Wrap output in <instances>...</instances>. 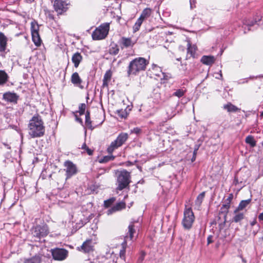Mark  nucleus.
<instances>
[{
  "mask_svg": "<svg viewBox=\"0 0 263 263\" xmlns=\"http://www.w3.org/2000/svg\"><path fill=\"white\" fill-rule=\"evenodd\" d=\"M28 134L32 138L43 136L45 133L44 122L41 116L35 115L29 120L28 125Z\"/></svg>",
  "mask_w": 263,
  "mask_h": 263,
  "instance_id": "1",
  "label": "nucleus"
},
{
  "mask_svg": "<svg viewBox=\"0 0 263 263\" xmlns=\"http://www.w3.org/2000/svg\"><path fill=\"white\" fill-rule=\"evenodd\" d=\"M148 64V62L143 58H135L129 64L127 72L128 76L137 75L140 71H144Z\"/></svg>",
  "mask_w": 263,
  "mask_h": 263,
  "instance_id": "2",
  "label": "nucleus"
},
{
  "mask_svg": "<svg viewBox=\"0 0 263 263\" xmlns=\"http://www.w3.org/2000/svg\"><path fill=\"white\" fill-rule=\"evenodd\" d=\"M117 187L119 191L126 188L130 182V173L125 170L121 171L117 176Z\"/></svg>",
  "mask_w": 263,
  "mask_h": 263,
  "instance_id": "3",
  "label": "nucleus"
},
{
  "mask_svg": "<svg viewBox=\"0 0 263 263\" xmlns=\"http://www.w3.org/2000/svg\"><path fill=\"white\" fill-rule=\"evenodd\" d=\"M109 23H105L97 28L92 33V37L94 40H100L105 39L109 30Z\"/></svg>",
  "mask_w": 263,
  "mask_h": 263,
  "instance_id": "4",
  "label": "nucleus"
},
{
  "mask_svg": "<svg viewBox=\"0 0 263 263\" xmlns=\"http://www.w3.org/2000/svg\"><path fill=\"white\" fill-rule=\"evenodd\" d=\"M128 135L127 133H122L120 134L117 139L112 141L107 148L109 154H112L114 151L121 146L127 139Z\"/></svg>",
  "mask_w": 263,
  "mask_h": 263,
  "instance_id": "5",
  "label": "nucleus"
},
{
  "mask_svg": "<svg viewBox=\"0 0 263 263\" xmlns=\"http://www.w3.org/2000/svg\"><path fill=\"white\" fill-rule=\"evenodd\" d=\"M194 221V215L191 208L186 209L184 212V218L182 220L183 227L190 229Z\"/></svg>",
  "mask_w": 263,
  "mask_h": 263,
  "instance_id": "6",
  "label": "nucleus"
},
{
  "mask_svg": "<svg viewBox=\"0 0 263 263\" xmlns=\"http://www.w3.org/2000/svg\"><path fill=\"white\" fill-rule=\"evenodd\" d=\"M32 234L34 237L40 238L46 236L48 234V229L47 225H37L32 229Z\"/></svg>",
  "mask_w": 263,
  "mask_h": 263,
  "instance_id": "7",
  "label": "nucleus"
},
{
  "mask_svg": "<svg viewBox=\"0 0 263 263\" xmlns=\"http://www.w3.org/2000/svg\"><path fill=\"white\" fill-rule=\"evenodd\" d=\"M64 171L66 172V179L76 174L77 168L74 164L69 160L64 162Z\"/></svg>",
  "mask_w": 263,
  "mask_h": 263,
  "instance_id": "8",
  "label": "nucleus"
},
{
  "mask_svg": "<svg viewBox=\"0 0 263 263\" xmlns=\"http://www.w3.org/2000/svg\"><path fill=\"white\" fill-rule=\"evenodd\" d=\"M68 5V3L65 0H55L53 3L55 11L60 14L67 10Z\"/></svg>",
  "mask_w": 263,
  "mask_h": 263,
  "instance_id": "9",
  "label": "nucleus"
},
{
  "mask_svg": "<svg viewBox=\"0 0 263 263\" xmlns=\"http://www.w3.org/2000/svg\"><path fill=\"white\" fill-rule=\"evenodd\" d=\"M68 251L64 249L55 248L51 250V253L53 258L55 260H64L68 255Z\"/></svg>",
  "mask_w": 263,
  "mask_h": 263,
  "instance_id": "10",
  "label": "nucleus"
},
{
  "mask_svg": "<svg viewBox=\"0 0 263 263\" xmlns=\"http://www.w3.org/2000/svg\"><path fill=\"white\" fill-rule=\"evenodd\" d=\"M18 98L19 96L13 92L8 91L3 95V100L7 102L14 104L17 103Z\"/></svg>",
  "mask_w": 263,
  "mask_h": 263,
  "instance_id": "11",
  "label": "nucleus"
},
{
  "mask_svg": "<svg viewBox=\"0 0 263 263\" xmlns=\"http://www.w3.org/2000/svg\"><path fill=\"white\" fill-rule=\"evenodd\" d=\"M233 195L232 194H229L228 197L224 200L222 206L220 210L221 213L227 214L230 207V203L233 198Z\"/></svg>",
  "mask_w": 263,
  "mask_h": 263,
  "instance_id": "12",
  "label": "nucleus"
},
{
  "mask_svg": "<svg viewBox=\"0 0 263 263\" xmlns=\"http://www.w3.org/2000/svg\"><path fill=\"white\" fill-rule=\"evenodd\" d=\"M92 240L90 239L86 240L83 242L81 247H78V249L79 251H82L84 253H88L93 250Z\"/></svg>",
  "mask_w": 263,
  "mask_h": 263,
  "instance_id": "13",
  "label": "nucleus"
},
{
  "mask_svg": "<svg viewBox=\"0 0 263 263\" xmlns=\"http://www.w3.org/2000/svg\"><path fill=\"white\" fill-rule=\"evenodd\" d=\"M83 60V56L81 53L76 52L73 54L71 57V61L74 64L75 68H78Z\"/></svg>",
  "mask_w": 263,
  "mask_h": 263,
  "instance_id": "14",
  "label": "nucleus"
},
{
  "mask_svg": "<svg viewBox=\"0 0 263 263\" xmlns=\"http://www.w3.org/2000/svg\"><path fill=\"white\" fill-rule=\"evenodd\" d=\"M7 37L5 34L0 32V52H4L6 49L7 44Z\"/></svg>",
  "mask_w": 263,
  "mask_h": 263,
  "instance_id": "15",
  "label": "nucleus"
},
{
  "mask_svg": "<svg viewBox=\"0 0 263 263\" xmlns=\"http://www.w3.org/2000/svg\"><path fill=\"white\" fill-rule=\"evenodd\" d=\"M121 43L124 47L128 48L132 47L136 42L133 41L131 38L123 37L121 39Z\"/></svg>",
  "mask_w": 263,
  "mask_h": 263,
  "instance_id": "16",
  "label": "nucleus"
},
{
  "mask_svg": "<svg viewBox=\"0 0 263 263\" xmlns=\"http://www.w3.org/2000/svg\"><path fill=\"white\" fill-rule=\"evenodd\" d=\"M201 61L204 64L210 65L214 63L215 61V58L213 56L204 55L202 57Z\"/></svg>",
  "mask_w": 263,
  "mask_h": 263,
  "instance_id": "17",
  "label": "nucleus"
},
{
  "mask_svg": "<svg viewBox=\"0 0 263 263\" xmlns=\"http://www.w3.org/2000/svg\"><path fill=\"white\" fill-rule=\"evenodd\" d=\"M9 77L4 70H0V85H3L8 80Z\"/></svg>",
  "mask_w": 263,
  "mask_h": 263,
  "instance_id": "18",
  "label": "nucleus"
},
{
  "mask_svg": "<svg viewBox=\"0 0 263 263\" xmlns=\"http://www.w3.org/2000/svg\"><path fill=\"white\" fill-rule=\"evenodd\" d=\"M251 200V199L242 200L240 202L238 208L235 210L234 213H236L238 211L242 210L245 209L250 203Z\"/></svg>",
  "mask_w": 263,
  "mask_h": 263,
  "instance_id": "19",
  "label": "nucleus"
},
{
  "mask_svg": "<svg viewBox=\"0 0 263 263\" xmlns=\"http://www.w3.org/2000/svg\"><path fill=\"white\" fill-rule=\"evenodd\" d=\"M71 82L74 85L80 84L82 82V80L80 78L78 72H74L71 76Z\"/></svg>",
  "mask_w": 263,
  "mask_h": 263,
  "instance_id": "20",
  "label": "nucleus"
},
{
  "mask_svg": "<svg viewBox=\"0 0 263 263\" xmlns=\"http://www.w3.org/2000/svg\"><path fill=\"white\" fill-rule=\"evenodd\" d=\"M32 41L36 46L41 45V39L39 33H31Z\"/></svg>",
  "mask_w": 263,
  "mask_h": 263,
  "instance_id": "21",
  "label": "nucleus"
},
{
  "mask_svg": "<svg viewBox=\"0 0 263 263\" xmlns=\"http://www.w3.org/2000/svg\"><path fill=\"white\" fill-rule=\"evenodd\" d=\"M119 51L118 46L116 44H111L109 49V53L111 55H117Z\"/></svg>",
  "mask_w": 263,
  "mask_h": 263,
  "instance_id": "22",
  "label": "nucleus"
},
{
  "mask_svg": "<svg viewBox=\"0 0 263 263\" xmlns=\"http://www.w3.org/2000/svg\"><path fill=\"white\" fill-rule=\"evenodd\" d=\"M223 108L229 112H236L239 110L238 107L230 103L224 105Z\"/></svg>",
  "mask_w": 263,
  "mask_h": 263,
  "instance_id": "23",
  "label": "nucleus"
},
{
  "mask_svg": "<svg viewBox=\"0 0 263 263\" xmlns=\"http://www.w3.org/2000/svg\"><path fill=\"white\" fill-rule=\"evenodd\" d=\"M151 9L145 8L143 10L139 17L142 19L143 20H144L148 18L151 15Z\"/></svg>",
  "mask_w": 263,
  "mask_h": 263,
  "instance_id": "24",
  "label": "nucleus"
},
{
  "mask_svg": "<svg viewBox=\"0 0 263 263\" xmlns=\"http://www.w3.org/2000/svg\"><path fill=\"white\" fill-rule=\"evenodd\" d=\"M85 125L86 126L90 129H92L91 121L90 117V112L88 110H87L85 114Z\"/></svg>",
  "mask_w": 263,
  "mask_h": 263,
  "instance_id": "25",
  "label": "nucleus"
},
{
  "mask_svg": "<svg viewBox=\"0 0 263 263\" xmlns=\"http://www.w3.org/2000/svg\"><path fill=\"white\" fill-rule=\"evenodd\" d=\"M143 21L144 20H143L141 18H138V19L137 20L133 28L134 32H136L140 29V28Z\"/></svg>",
  "mask_w": 263,
  "mask_h": 263,
  "instance_id": "26",
  "label": "nucleus"
},
{
  "mask_svg": "<svg viewBox=\"0 0 263 263\" xmlns=\"http://www.w3.org/2000/svg\"><path fill=\"white\" fill-rule=\"evenodd\" d=\"M235 215L234 216L233 220L235 222H238L244 218V215L242 213H235Z\"/></svg>",
  "mask_w": 263,
  "mask_h": 263,
  "instance_id": "27",
  "label": "nucleus"
},
{
  "mask_svg": "<svg viewBox=\"0 0 263 263\" xmlns=\"http://www.w3.org/2000/svg\"><path fill=\"white\" fill-rule=\"evenodd\" d=\"M39 26L36 22H32L31 23V33H39Z\"/></svg>",
  "mask_w": 263,
  "mask_h": 263,
  "instance_id": "28",
  "label": "nucleus"
},
{
  "mask_svg": "<svg viewBox=\"0 0 263 263\" xmlns=\"http://www.w3.org/2000/svg\"><path fill=\"white\" fill-rule=\"evenodd\" d=\"M204 195H205V193L202 192L197 196V199L195 201V203L196 205H197L198 206L200 205V204H201L202 200L204 197Z\"/></svg>",
  "mask_w": 263,
  "mask_h": 263,
  "instance_id": "29",
  "label": "nucleus"
},
{
  "mask_svg": "<svg viewBox=\"0 0 263 263\" xmlns=\"http://www.w3.org/2000/svg\"><path fill=\"white\" fill-rule=\"evenodd\" d=\"M246 142L249 144L252 147H254L256 145V142L253 137L251 136H248L246 138Z\"/></svg>",
  "mask_w": 263,
  "mask_h": 263,
  "instance_id": "30",
  "label": "nucleus"
},
{
  "mask_svg": "<svg viewBox=\"0 0 263 263\" xmlns=\"http://www.w3.org/2000/svg\"><path fill=\"white\" fill-rule=\"evenodd\" d=\"M115 158V157L112 155H109L104 156L102 159H101L99 160L100 163H106L108 161L113 160Z\"/></svg>",
  "mask_w": 263,
  "mask_h": 263,
  "instance_id": "31",
  "label": "nucleus"
},
{
  "mask_svg": "<svg viewBox=\"0 0 263 263\" xmlns=\"http://www.w3.org/2000/svg\"><path fill=\"white\" fill-rule=\"evenodd\" d=\"M196 49V46H192L190 43L188 44L187 53H190L191 56H194Z\"/></svg>",
  "mask_w": 263,
  "mask_h": 263,
  "instance_id": "32",
  "label": "nucleus"
},
{
  "mask_svg": "<svg viewBox=\"0 0 263 263\" xmlns=\"http://www.w3.org/2000/svg\"><path fill=\"white\" fill-rule=\"evenodd\" d=\"M40 260L39 257H33L31 258L26 259L24 263H40Z\"/></svg>",
  "mask_w": 263,
  "mask_h": 263,
  "instance_id": "33",
  "label": "nucleus"
},
{
  "mask_svg": "<svg viewBox=\"0 0 263 263\" xmlns=\"http://www.w3.org/2000/svg\"><path fill=\"white\" fill-rule=\"evenodd\" d=\"M135 232V230L134 228L133 224H130L128 226V234H129V237L130 239H133V234Z\"/></svg>",
  "mask_w": 263,
  "mask_h": 263,
  "instance_id": "34",
  "label": "nucleus"
},
{
  "mask_svg": "<svg viewBox=\"0 0 263 263\" xmlns=\"http://www.w3.org/2000/svg\"><path fill=\"white\" fill-rule=\"evenodd\" d=\"M117 115L121 118H126L127 116V112L126 110L121 109L117 110Z\"/></svg>",
  "mask_w": 263,
  "mask_h": 263,
  "instance_id": "35",
  "label": "nucleus"
},
{
  "mask_svg": "<svg viewBox=\"0 0 263 263\" xmlns=\"http://www.w3.org/2000/svg\"><path fill=\"white\" fill-rule=\"evenodd\" d=\"M117 211H120L123 209H124L125 207V203L124 202H120L114 205Z\"/></svg>",
  "mask_w": 263,
  "mask_h": 263,
  "instance_id": "36",
  "label": "nucleus"
},
{
  "mask_svg": "<svg viewBox=\"0 0 263 263\" xmlns=\"http://www.w3.org/2000/svg\"><path fill=\"white\" fill-rule=\"evenodd\" d=\"M185 92V90L182 89H179L177 90L175 92H174L173 95L178 98H180L184 95Z\"/></svg>",
  "mask_w": 263,
  "mask_h": 263,
  "instance_id": "37",
  "label": "nucleus"
},
{
  "mask_svg": "<svg viewBox=\"0 0 263 263\" xmlns=\"http://www.w3.org/2000/svg\"><path fill=\"white\" fill-rule=\"evenodd\" d=\"M86 104L85 103H81L80 104L79 106V114L80 116L83 115L85 112V110L86 109Z\"/></svg>",
  "mask_w": 263,
  "mask_h": 263,
  "instance_id": "38",
  "label": "nucleus"
},
{
  "mask_svg": "<svg viewBox=\"0 0 263 263\" xmlns=\"http://www.w3.org/2000/svg\"><path fill=\"white\" fill-rule=\"evenodd\" d=\"M174 112L175 110H174L173 108H169L168 110H167L166 114L167 115L168 118H169L170 119L173 118L175 115Z\"/></svg>",
  "mask_w": 263,
  "mask_h": 263,
  "instance_id": "39",
  "label": "nucleus"
},
{
  "mask_svg": "<svg viewBox=\"0 0 263 263\" xmlns=\"http://www.w3.org/2000/svg\"><path fill=\"white\" fill-rule=\"evenodd\" d=\"M111 77V73L110 71H107L105 73L103 81H109Z\"/></svg>",
  "mask_w": 263,
  "mask_h": 263,
  "instance_id": "40",
  "label": "nucleus"
},
{
  "mask_svg": "<svg viewBox=\"0 0 263 263\" xmlns=\"http://www.w3.org/2000/svg\"><path fill=\"white\" fill-rule=\"evenodd\" d=\"M114 200L115 199L114 198H111L104 201V206L106 208L109 207L114 202Z\"/></svg>",
  "mask_w": 263,
  "mask_h": 263,
  "instance_id": "41",
  "label": "nucleus"
},
{
  "mask_svg": "<svg viewBox=\"0 0 263 263\" xmlns=\"http://www.w3.org/2000/svg\"><path fill=\"white\" fill-rule=\"evenodd\" d=\"M141 132V129L139 127H135L130 130V134H139Z\"/></svg>",
  "mask_w": 263,
  "mask_h": 263,
  "instance_id": "42",
  "label": "nucleus"
},
{
  "mask_svg": "<svg viewBox=\"0 0 263 263\" xmlns=\"http://www.w3.org/2000/svg\"><path fill=\"white\" fill-rule=\"evenodd\" d=\"M117 212V210H116L114 206H112V208H111L110 209H108L107 212H106V214L108 215H111L112 214V213H115Z\"/></svg>",
  "mask_w": 263,
  "mask_h": 263,
  "instance_id": "43",
  "label": "nucleus"
},
{
  "mask_svg": "<svg viewBox=\"0 0 263 263\" xmlns=\"http://www.w3.org/2000/svg\"><path fill=\"white\" fill-rule=\"evenodd\" d=\"M161 79L167 80L168 79L167 76L164 72H161L160 74H157Z\"/></svg>",
  "mask_w": 263,
  "mask_h": 263,
  "instance_id": "44",
  "label": "nucleus"
},
{
  "mask_svg": "<svg viewBox=\"0 0 263 263\" xmlns=\"http://www.w3.org/2000/svg\"><path fill=\"white\" fill-rule=\"evenodd\" d=\"M190 8L191 9L195 8L196 0H190Z\"/></svg>",
  "mask_w": 263,
  "mask_h": 263,
  "instance_id": "45",
  "label": "nucleus"
},
{
  "mask_svg": "<svg viewBox=\"0 0 263 263\" xmlns=\"http://www.w3.org/2000/svg\"><path fill=\"white\" fill-rule=\"evenodd\" d=\"M212 238H213L212 236H211V235L209 236V237H208V239H207L208 245H209L210 243H211L213 242Z\"/></svg>",
  "mask_w": 263,
  "mask_h": 263,
  "instance_id": "46",
  "label": "nucleus"
},
{
  "mask_svg": "<svg viewBox=\"0 0 263 263\" xmlns=\"http://www.w3.org/2000/svg\"><path fill=\"white\" fill-rule=\"evenodd\" d=\"M136 162H137L136 161H135L134 162H132L130 161H127L126 162V166H129L133 165L135 163H136Z\"/></svg>",
  "mask_w": 263,
  "mask_h": 263,
  "instance_id": "47",
  "label": "nucleus"
},
{
  "mask_svg": "<svg viewBox=\"0 0 263 263\" xmlns=\"http://www.w3.org/2000/svg\"><path fill=\"white\" fill-rule=\"evenodd\" d=\"M76 116V120L77 121L79 122L81 124H83V121L81 118H79L77 115Z\"/></svg>",
  "mask_w": 263,
  "mask_h": 263,
  "instance_id": "48",
  "label": "nucleus"
},
{
  "mask_svg": "<svg viewBox=\"0 0 263 263\" xmlns=\"http://www.w3.org/2000/svg\"><path fill=\"white\" fill-rule=\"evenodd\" d=\"M86 151L89 155H91L92 154L93 151L91 149H90V148H89L88 147H87V148L86 149Z\"/></svg>",
  "mask_w": 263,
  "mask_h": 263,
  "instance_id": "49",
  "label": "nucleus"
},
{
  "mask_svg": "<svg viewBox=\"0 0 263 263\" xmlns=\"http://www.w3.org/2000/svg\"><path fill=\"white\" fill-rule=\"evenodd\" d=\"M125 252V251L124 249H123L122 250L120 251V257H122V256L124 255Z\"/></svg>",
  "mask_w": 263,
  "mask_h": 263,
  "instance_id": "50",
  "label": "nucleus"
},
{
  "mask_svg": "<svg viewBox=\"0 0 263 263\" xmlns=\"http://www.w3.org/2000/svg\"><path fill=\"white\" fill-rule=\"evenodd\" d=\"M108 81H103V87L107 86V85H108Z\"/></svg>",
  "mask_w": 263,
  "mask_h": 263,
  "instance_id": "51",
  "label": "nucleus"
},
{
  "mask_svg": "<svg viewBox=\"0 0 263 263\" xmlns=\"http://www.w3.org/2000/svg\"><path fill=\"white\" fill-rule=\"evenodd\" d=\"M87 147H88L87 146V145L85 143L83 144V145L82 146V148L84 149H85V150L87 148Z\"/></svg>",
  "mask_w": 263,
  "mask_h": 263,
  "instance_id": "52",
  "label": "nucleus"
},
{
  "mask_svg": "<svg viewBox=\"0 0 263 263\" xmlns=\"http://www.w3.org/2000/svg\"><path fill=\"white\" fill-rule=\"evenodd\" d=\"M197 150H198V148L194 150V153H193V156H196Z\"/></svg>",
  "mask_w": 263,
  "mask_h": 263,
  "instance_id": "53",
  "label": "nucleus"
},
{
  "mask_svg": "<svg viewBox=\"0 0 263 263\" xmlns=\"http://www.w3.org/2000/svg\"><path fill=\"white\" fill-rule=\"evenodd\" d=\"M34 0H26V1L27 2V3H31L32 2H33Z\"/></svg>",
  "mask_w": 263,
  "mask_h": 263,
  "instance_id": "54",
  "label": "nucleus"
},
{
  "mask_svg": "<svg viewBox=\"0 0 263 263\" xmlns=\"http://www.w3.org/2000/svg\"><path fill=\"white\" fill-rule=\"evenodd\" d=\"M195 159H196V156H193V158H192V161L193 162L194 161H195Z\"/></svg>",
  "mask_w": 263,
  "mask_h": 263,
  "instance_id": "55",
  "label": "nucleus"
},
{
  "mask_svg": "<svg viewBox=\"0 0 263 263\" xmlns=\"http://www.w3.org/2000/svg\"><path fill=\"white\" fill-rule=\"evenodd\" d=\"M262 77H263L262 75H260V76H256V78H262Z\"/></svg>",
  "mask_w": 263,
  "mask_h": 263,
  "instance_id": "56",
  "label": "nucleus"
},
{
  "mask_svg": "<svg viewBox=\"0 0 263 263\" xmlns=\"http://www.w3.org/2000/svg\"><path fill=\"white\" fill-rule=\"evenodd\" d=\"M253 23H251V24H249V26H253Z\"/></svg>",
  "mask_w": 263,
  "mask_h": 263,
  "instance_id": "57",
  "label": "nucleus"
},
{
  "mask_svg": "<svg viewBox=\"0 0 263 263\" xmlns=\"http://www.w3.org/2000/svg\"><path fill=\"white\" fill-rule=\"evenodd\" d=\"M260 116L263 117V111L261 113Z\"/></svg>",
  "mask_w": 263,
  "mask_h": 263,
  "instance_id": "58",
  "label": "nucleus"
},
{
  "mask_svg": "<svg viewBox=\"0 0 263 263\" xmlns=\"http://www.w3.org/2000/svg\"><path fill=\"white\" fill-rule=\"evenodd\" d=\"M177 60L179 61L180 59H177Z\"/></svg>",
  "mask_w": 263,
  "mask_h": 263,
  "instance_id": "59",
  "label": "nucleus"
}]
</instances>
